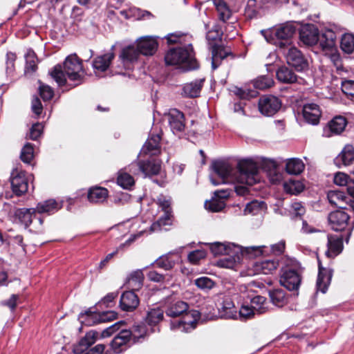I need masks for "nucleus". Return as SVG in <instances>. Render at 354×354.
Instances as JSON below:
<instances>
[{
  "label": "nucleus",
  "mask_w": 354,
  "mask_h": 354,
  "mask_svg": "<svg viewBox=\"0 0 354 354\" xmlns=\"http://www.w3.org/2000/svg\"><path fill=\"white\" fill-rule=\"evenodd\" d=\"M212 168L220 178V180L216 181L212 176L210 177L211 183L214 185L227 183L253 185L259 180L258 167L251 160L240 161L237 168L233 167L227 160H214Z\"/></svg>",
  "instance_id": "nucleus-1"
},
{
  "label": "nucleus",
  "mask_w": 354,
  "mask_h": 354,
  "mask_svg": "<svg viewBox=\"0 0 354 354\" xmlns=\"http://www.w3.org/2000/svg\"><path fill=\"white\" fill-rule=\"evenodd\" d=\"M188 304L183 301H177L169 305L165 310L167 316L176 317L183 315L181 319L171 322L172 330L187 333L196 328L200 313L197 310L188 311Z\"/></svg>",
  "instance_id": "nucleus-2"
},
{
  "label": "nucleus",
  "mask_w": 354,
  "mask_h": 354,
  "mask_svg": "<svg viewBox=\"0 0 354 354\" xmlns=\"http://www.w3.org/2000/svg\"><path fill=\"white\" fill-rule=\"evenodd\" d=\"M50 75L59 86L66 84V77L71 81L77 82L75 85H78L84 75L82 60L76 54L70 55L66 58L63 68L60 65L55 66Z\"/></svg>",
  "instance_id": "nucleus-3"
},
{
  "label": "nucleus",
  "mask_w": 354,
  "mask_h": 354,
  "mask_svg": "<svg viewBox=\"0 0 354 354\" xmlns=\"http://www.w3.org/2000/svg\"><path fill=\"white\" fill-rule=\"evenodd\" d=\"M165 60L167 65H181L185 71L194 70L199 66L190 43L170 49Z\"/></svg>",
  "instance_id": "nucleus-4"
},
{
  "label": "nucleus",
  "mask_w": 354,
  "mask_h": 354,
  "mask_svg": "<svg viewBox=\"0 0 354 354\" xmlns=\"http://www.w3.org/2000/svg\"><path fill=\"white\" fill-rule=\"evenodd\" d=\"M303 269L299 263L287 267L280 277V283L288 290H297L300 286Z\"/></svg>",
  "instance_id": "nucleus-5"
},
{
  "label": "nucleus",
  "mask_w": 354,
  "mask_h": 354,
  "mask_svg": "<svg viewBox=\"0 0 354 354\" xmlns=\"http://www.w3.org/2000/svg\"><path fill=\"white\" fill-rule=\"evenodd\" d=\"M160 168V161L152 158L147 160L132 162L129 166V171L134 175L142 173L145 176H149L158 174Z\"/></svg>",
  "instance_id": "nucleus-6"
},
{
  "label": "nucleus",
  "mask_w": 354,
  "mask_h": 354,
  "mask_svg": "<svg viewBox=\"0 0 354 354\" xmlns=\"http://www.w3.org/2000/svg\"><path fill=\"white\" fill-rule=\"evenodd\" d=\"M116 315L117 314L113 311H106L97 313L92 312L91 310H88L80 314L79 319L82 324L91 326L100 323L113 320L116 317Z\"/></svg>",
  "instance_id": "nucleus-7"
},
{
  "label": "nucleus",
  "mask_w": 354,
  "mask_h": 354,
  "mask_svg": "<svg viewBox=\"0 0 354 354\" xmlns=\"http://www.w3.org/2000/svg\"><path fill=\"white\" fill-rule=\"evenodd\" d=\"M281 107V100L276 96L266 95L261 96L258 102V108L260 113L265 116H272Z\"/></svg>",
  "instance_id": "nucleus-8"
},
{
  "label": "nucleus",
  "mask_w": 354,
  "mask_h": 354,
  "mask_svg": "<svg viewBox=\"0 0 354 354\" xmlns=\"http://www.w3.org/2000/svg\"><path fill=\"white\" fill-rule=\"evenodd\" d=\"M167 117L171 131L180 136L185 129V120L183 113L176 109H171L167 114Z\"/></svg>",
  "instance_id": "nucleus-9"
},
{
  "label": "nucleus",
  "mask_w": 354,
  "mask_h": 354,
  "mask_svg": "<svg viewBox=\"0 0 354 354\" xmlns=\"http://www.w3.org/2000/svg\"><path fill=\"white\" fill-rule=\"evenodd\" d=\"M287 64L297 71H303L308 66V61L302 53L295 47H290L286 54Z\"/></svg>",
  "instance_id": "nucleus-10"
},
{
  "label": "nucleus",
  "mask_w": 354,
  "mask_h": 354,
  "mask_svg": "<svg viewBox=\"0 0 354 354\" xmlns=\"http://www.w3.org/2000/svg\"><path fill=\"white\" fill-rule=\"evenodd\" d=\"M349 215L342 210H336L328 214L329 225L334 231H343L348 225Z\"/></svg>",
  "instance_id": "nucleus-11"
},
{
  "label": "nucleus",
  "mask_w": 354,
  "mask_h": 354,
  "mask_svg": "<svg viewBox=\"0 0 354 354\" xmlns=\"http://www.w3.org/2000/svg\"><path fill=\"white\" fill-rule=\"evenodd\" d=\"M11 186L13 192L17 196H21L28 191V183L24 171L13 170L11 174Z\"/></svg>",
  "instance_id": "nucleus-12"
},
{
  "label": "nucleus",
  "mask_w": 354,
  "mask_h": 354,
  "mask_svg": "<svg viewBox=\"0 0 354 354\" xmlns=\"http://www.w3.org/2000/svg\"><path fill=\"white\" fill-rule=\"evenodd\" d=\"M299 39L306 45L316 44L319 40L318 28L313 24L302 26L299 30Z\"/></svg>",
  "instance_id": "nucleus-13"
},
{
  "label": "nucleus",
  "mask_w": 354,
  "mask_h": 354,
  "mask_svg": "<svg viewBox=\"0 0 354 354\" xmlns=\"http://www.w3.org/2000/svg\"><path fill=\"white\" fill-rule=\"evenodd\" d=\"M37 210L35 208H17L12 216V222L24 225L26 228L30 225Z\"/></svg>",
  "instance_id": "nucleus-14"
},
{
  "label": "nucleus",
  "mask_w": 354,
  "mask_h": 354,
  "mask_svg": "<svg viewBox=\"0 0 354 354\" xmlns=\"http://www.w3.org/2000/svg\"><path fill=\"white\" fill-rule=\"evenodd\" d=\"M136 46L140 55L149 56L153 55L156 52L158 44L155 37L145 36L136 40Z\"/></svg>",
  "instance_id": "nucleus-15"
},
{
  "label": "nucleus",
  "mask_w": 354,
  "mask_h": 354,
  "mask_svg": "<svg viewBox=\"0 0 354 354\" xmlns=\"http://www.w3.org/2000/svg\"><path fill=\"white\" fill-rule=\"evenodd\" d=\"M161 138L159 134H150L149 138L143 145L140 154L142 156H156L160 153V142Z\"/></svg>",
  "instance_id": "nucleus-16"
},
{
  "label": "nucleus",
  "mask_w": 354,
  "mask_h": 354,
  "mask_svg": "<svg viewBox=\"0 0 354 354\" xmlns=\"http://www.w3.org/2000/svg\"><path fill=\"white\" fill-rule=\"evenodd\" d=\"M304 119L309 124L316 125L319 123L322 115L319 106L315 103H307L303 106Z\"/></svg>",
  "instance_id": "nucleus-17"
},
{
  "label": "nucleus",
  "mask_w": 354,
  "mask_h": 354,
  "mask_svg": "<svg viewBox=\"0 0 354 354\" xmlns=\"http://www.w3.org/2000/svg\"><path fill=\"white\" fill-rule=\"evenodd\" d=\"M132 341L131 332L129 330H122L112 340L111 347L114 353H120L126 350L127 345Z\"/></svg>",
  "instance_id": "nucleus-18"
},
{
  "label": "nucleus",
  "mask_w": 354,
  "mask_h": 354,
  "mask_svg": "<svg viewBox=\"0 0 354 354\" xmlns=\"http://www.w3.org/2000/svg\"><path fill=\"white\" fill-rule=\"evenodd\" d=\"M333 276V270L322 267L319 262V272L316 283L317 290L326 293L330 283Z\"/></svg>",
  "instance_id": "nucleus-19"
},
{
  "label": "nucleus",
  "mask_w": 354,
  "mask_h": 354,
  "mask_svg": "<svg viewBox=\"0 0 354 354\" xmlns=\"http://www.w3.org/2000/svg\"><path fill=\"white\" fill-rule=\"evenodd\" d=\"M140 55L137 46L128 45L121 50L119 59L125 67L129 68V64L137 62Z\"/></svg>",
  "instance_id": "nucleus-20"
},
{
  "label": "nucleus",
  "mask_w": 354,
  "mask_h": 354,
  "mask_svg": "<svg viewBox=\"0 0 354 354\" xmlns=\"http://www.w3.org/2000/svg\"><path fill=\"white\" fill-rule=\"evenodd\" d=\"M140 300L135 291H126L120 297V306L124 311H133L138 306Z\"/></svg>",
  "instance_id": "nucleus-21"
},
{
  "label": "nucleus",
  "mask_w": 354,
  "mask_h": 354,
  "mask_svg": "<svg viewBox=\"0 0 354 354\" xmlns=\"http://www.w3.org/2000/svg\"><path fill=\"white\" fill-rule=\"evenodd\" d=\"M347 121L344 117L336 116L328 122L324 130V135L326 137H330L333 134H339L344 130Z\"/></svg>",
  "instance_id": "nucleus-22"
},
{
  "label": "nucleus",
  "mask_w": 354,
  "mask_h": 354,
  "mask_svg": "<svg viewBox=\"0 0 354 354\" xmlns=\"http://www.w3.org/2000/svg\"><path fill=\"white\" fill-rule=\"evenodd\" d=\"M329 203L334 207L339 209H347V205L350 198L344 192L339 190H331L327 194Z\"/></svg>",
  "instance_id": "nucleus-23"
},
{
  "label": "nucleus",
  "mask_w": 354,
  "mask_h": 354,
  "mask_svg": "<svg viewBox=\"0 0 354 354\" xmlns=\"http://www.w3.org/2000/svg\"><path fill=\"white\" fill-rule=\"evenodd\" d=\"M205 79H197L183 86L181 95L187 97H196L199 96L203 86Z\"/></svg>",
  "instance_id": "nucleus-24"
},
{
  "label": "nucleus",
  "mask_w": 354,
  "mask_h": 354,
  "mask_svg": "<svg viewBox=\"0 0 354 354\" xmlns=\"http://www.w3.org/2000/svg\"><path fill=\"white\" fill-rule=\"evenodd\" d=\"M98 333L96 331L91 330L86 333L79 342L77 345L74 346L73 353L75 354H81L88 347L93 345L97 340Z\"/></svg>",
  "instance_id": "nucleus-25"
},
{
  "label": "nucleus",
  "mask_w": 354,
  "mask_h": 354,
  "mask_svg": "<svg viewBox=\"0 0 354 354\" xmlns=\"http://www.w3.org/2000/svg\"><path fill=\"white\" fill-rule=\"evenodd\" d=\"M354 160V147L351 145H346L341 153L335 158L334 162L338 167L347 166Z\"/></svg>",
  "instance_id": "nucleus-26"
},
{
  "label": "nucleus",
  "mask_w": 354,
  "mask_h": 354,
  "mask_svg": "<svg viewBox=\"0 0 354 354\" xmlns=\"http://www.w3.org/2000/svg\"><path fill=\"white\" fill-rule=\"evenodd\" d=\"M342 240V236H328V250L326 252L327 257L333 258L342 252L343 249Z\"/></svg>",
  "instance_id": "nucleus-27"
},
{
  "label": "nucleus",
  "mask_w": 354,
  "mask_h": 354,
  "mask_svg": "<svg viewBox=\"0 0 354 354\" xmlns=\"http://www.w3.org/2000/svg\"><path fill=\"white\" fill-rule=\"evenodd\" d=\"M334 183L339 186H346V189L351 196H354V172L351 175L338 172L334 176Z\"/></svg>",
  "instance_id": "nucleus-28"
},
{
  "label": "nucleus",
  "mask_w": 354,
  "mask_h": 354,
  "mask_svg": "<svg viewBox=\"0 0 354 354\" xmlns=\"http://www.w3.org/2000/svg\"><path fill=\"white\" fill-rule=\"evenodd\" d=\"M114 46H112L111 50L102 55L97 56L93 61V67L95 70L104 72L108 69L111 61L115 57L113 52Z\"/></svg>",
  "instance_id": "nucleus-29"
},
{
  "label": "nucleus",
  "mask_w": 354,
  "mask_h": 354,
  "mask_svg": "<svg viewBox=\"0 0 354 354\" xmlns=\"http://www.w3.org/2000/svg\"><path fill=\"white\" fill-rule=\"evenodd\" d=\"M295 32L296 28L293 24L286 23L273 29L270 34L274 35L278 39L288 40L293 36Z\"/></svg>",
  "instance_id": "nucleus-30"
},
{
  "label": "nucleus",
  "mask_w": 354,
  "mask_h": 354,
  "mask_svg": "<svg viewBox=\"0 0 354 354\" xmlns=\"http://www.w3.org/2000/svg\"><path fill=\"white\" fill-rule=\"evenodd\" d=\"M336 34L330 29H326L319 35V44L324 50H331L335 46Z\"/></svg>",
  "instance_id": "nucleus-31"
},
{
  "label": "nucleus",
  "mask_w": 354,
  "mask_h": 354,
  "mask_svg": "<svg viewBox=\"0 0 354 354\" xmlns=\"http://www.w3.org/2000/svg\"><path fill=\"white\" fill-rule=\"evenodd\" d=\"M62 207V202H57L55 199H48L39 203L37 205L36 210L39 214L46 213L54 214Z\"/></svg>",
  "instance_id": "nucleus-32"
},
{
  "label": "nucleus",
  "mask_w": 354,
  "mask_h": 354,
  "mask_svg": "<svg viewBox=\"0 0 354 354\" xmlns=\"http://www.w3.org/2000/svg\"><path fill=\"white\" fill-rule=\"evenodd\" d=\"M109 195L107 189L102 187H93L88 189V199L91 203H100L106 201Z\"/></svg>",
  "instance_id": "nucleus-33"
},
{
  "label": "nucleus",
  "mask_w": 354,
  "mask_h": 354,
  "mask_svg": "<svg viewBox=\"0 0 354 354\" xmlns=\"http://www.w3.org/2000/svg\"><path fill=\"white\" fill-rule=\"evenodd\" d=\"M219 314L225 319H237V310L230 298L223 300L218 308Z\"/></svg>",
  "instance_id": "nucleus-34"
},
{
  "label": "nucleus",
  "mask_w": 354,
  "mask_h": 354,
  "mask_svg": "<svg viewBox=\"0 0 354 354\" xmlns=\"http://www.w3.org/2000/svg\"><path fill=\"white\" fill-rule=\"evenodd\" d=\"M240 261V255L238 252L233 251V249L230 252L229 255H224L223 257L218 260L217 266L221 268H234Z\"/></svg>",
  "instance_id": "nucleus-35"
},
{
  "label": "nucleus",
  "mask_w": 354,
  "mask_h": 354,
  "mask_svg": "<svg viewBox=\"0 0 354 354\" xmlns=\"http://www.w3.org/2000/svg\"><path fill=\"white\" fill-rule=\"evenodd\" d=\"M230 55H232V52L230 48L221 45L214 46L212 50V68L214 70L216 69L219 66L218 61L225 59Z\"/></svg>",
  "instance_id": "nucleus-36"
},
{
  "label": "nucleus",
  "mask_w": 354,
  "mask_h": 354,
  "mask_svg": "<svg viewBox=\"0 0 354 354\" xmlns=\"http://www.w3.org/2000/svg\"><path fill=\"white\" fill-rule=\"evenodd\" d=\"M277 80L285 84H292L298 82L297 75L289 68L281 66L277 71Z\"/></svg>",
  "instance_id": "nucleus-37"
},
{
  "label": "nucleus",
  "mask_w": 354,
  "mask_h": 354,
  "mask_svg": "<svg viewBox=\"0 0 354 354\" xmlns=\"http://www.w3.org/2000/svg\"><path fill=\"white\" fill-rule=\"evenodd\" d=\"M144 281V274L142 270H136L133 271L129 276L127 281V286L133 291L139 290Z\"/></svg>",
  "instance_id": "nucleus-38"
},
{
  "label": "nucleus",
  "mask_w": 354,
  "mask_h": 354,
  "mask_svg": "<svg viewBox=\"0 0 354 354\" xmlns=\"http://www.w3.org/2000/svg\"><path fill=\"white\" fill-rule=\"evenodd\" d=\"M250 305L257 315L266 313L268 310L267 299L265 297L257 295L250 298Z\"/></svg>",
  "instance_id": "nucleus-39"
},
{
  "label": "nucleus",
  "mask_w": 354,
  "mask_h": 354,
  "mask_svg": "<svg viewBox=\"0 0 354 354\" xmlns=\"http://www.w3.org/2000/svg\"><path fill=\"white\" fill-rule=\"evenodd\" d=\"M304 169V164L299 158H290L286 165V171L289 174L298 175Z\"/></svg>",
  "instance_id": "nucleus-40"
},
{
  "label": "nucleus",
  "mask_w": 354,
  "mask_h": 354,
  "mask_svg": "<svg viewBox=\"0 0 354 354\" xmlns=\"http://www.w3.org/2000/svg\"><path fill=\"white\" fill-rule=\"evenodd\" d=\"M214 3L218 12V19L225 22L232 15L231 10L223 0H214Z\"/></svg>",
  "instance_id": "nucleus-41"
},
{
  "label": "nucleus",
  "mask_w": 354,
  "mask_h": 354,
  "mask_svg": "<svg viewBox=\"0 0 354 354\" xmlns=\"http://www.w3.org/2000/svg\"><path fill=\"white\" fill-rule=\"evenodd\" d=\"M172 252H169L166 254L162 255L159 258H158L151 265L156 264V266L162 268L165 270H170L175 266V261L172 259L171 254Z\"/></svg>",
  "instance_id": "nucleus-42"
},
{
  "label": "nucleus",
  "mask_w": 354,
  "mask_h": 354,
  "mask_svg": "<svg viewBox=\"0 0 354 354\" xmlns=\"http://www.w3.org/2000/svg\"><path fill=\"white\" fill-rule=\"evenodd\" d=\"M236 248L234 244L232 243H214L211 244L210 250L212 253L216 255H229L230 252Z\"/></svg>",
  "instance_id": "nucleus-43"
},
{
  "label": "nucleus",
  "mask_w": 354,
  "mask_h": 354,
  "mask_svg": "<svg viewBox=\"0 0 354 354\" xmlns=\"http://www.w3.org/2000/svg\"><path fill=\"white\" fill-rule=\"evenodd\" d=\"M163 316L164 310L162 309L154 308L147 312L145 321L149 325L155 326L162 320Z\"/></svg>",
  "instance_id": "nucleus-44"
},
{
  "label": "nucleus",
  "mask_w": 354,
  "mask_h": 354,
  "mask_svg": "<svg viewBox=\"0 0 354 354\" xmlns=\"http://www.w3.org/2000/svg\"><path fill=\"white\" fill-rule=\"evenodd\" d=\"M278 266V262L274 260H265L256 263V270L259 273L268 274L275 270Z\"/></svg>",
  "instance_id": "nucleus-45"
},
{
  "label": "nucleus",
  "mask_w": 354,
  "mask_h": 354,
  "mask_svg": "<svg viewBox=\"0 0 354 354\" xmlns=\"http://www.w3.org/2000/svg\"><path fill=\"white\" fill-rule=\"evenodd\" d=\"M271 301L277 307L283 306L288 301L286 292L281 289H275L269 292Z\"/></svg>",
  "instance_id": "nucleus-46"
},
{
  "label": "nucleus",
  "mask_w": 354,
  "mask_h": 354,
  "mask_svg": "<svg viewBox=\"0 0 354 354\" xmlns=\"http://www.w3.org/2000/svg\"><path fill=\"white\" fill-rule=\"evenodd\" d=\"M118 184L124 189H130L135 183L133 176L129 173L120 170L117 178Z\"/></svg>",
  "instance_id": "nucleus-47"
},
{
  "label": "nucleus",
  "mask_w": 354,
  "mask_h": 354,
  "mask_svg": "<svg viewBox=\"0 0 354 354\" xmlns=\"http://www.w3.org/2000/svg\"><path fill=\"white\" fill-rule=\"evenodd\" d=\"M341 49L347 54H351L354 51V35L345 33L342 36L340 41Z\"/></svg>",
  "instance_id": "nucleus-48"
},
{
  "label": "nucleus",
  "mask_w": 354,
  "mask_h": 354,
  "mask_svg": "<svg viewBox=\"0 0 354 354\" xmlns=\"http://www.w3.org/2000/svg\"><path fill=\"white\" fill-rule=\"evenodd\" d=\"M283 189L288 194L297 195L304 190V186L299 180H290L283 183Z\"/></svg>",
  "instance_id": "nucleus-49"
},
{
  "label": "nucleus",
  "mask_w": 354,
  "mask_h": 354,
  "mask_svg": "<svg viewBox=\"0 0 354 354\" xmlns=\"http://www.w3.org/2000/svg\"><path fill=\"white\" fill-rule=\"evenodd\" d=\"M232 91L239 98L244 100L256 97L259 94L257 91L248 88L246 86L242 88L236 86Z\"/></svg>",
  "instance_id": "nucleus-50"
},
{
  "label": "nucleus",
  "mask_w": 354,
  "mask_h": 354,
  "mask_svg": "<svg viewBox=\"0 0 354 354\" xmlns=\"http://www.w3.org/2000/svg\"><path fill=\"white\" fill-rule=\"evenodd\" d=\"M252 84L255 88L263 90L271 87L274 84V81L270 75H261L255 79Z\"/></svg>",
  "instance_id": "nucleus-51"
},
{
  "label": "nucleus",
  "mask_w": 354,
  "mask_h": 354,
  "mask_svg": "<svg viewBox=\"0 0 354 354\" xmlns=\"http://www.w3.org/2000/svg\"><path fill=\"white\" fill-rule=\"evenodd\" d=\"M26 59V72L33 73L37 69V60L35 52L32 50H28L25 55Z\"/></svg>",
  "instance_id": "nucleus-52"
},
{
  "label": "nucleus",
  "mask_w": 354,
  "mask_h": 354,
  "mask_svg": "<svg viewBox=\"0 0 354 354\" xmlns=\"http://www.w3.org/2000/svg\"><path fill=\"white\" fill-rule=\"evenodd\" d=\"M256 315L253 310L251 305L243 304L240 308L239 312H237V319L239 318L241 321H245L254 317Z\"/></svg>",
  "instance_id": "nucleus-53"
},
{
  "label": "nucleus",
  "mask_w": 354,
  "mask_h": 354,
  "mask_svg": "<svg viewBox=\"0 0 354 354\" xmlns=\"http://www.w3.org/2000/svg\"><path fill=\"white\" fill-rule=\"evenodd\" d=\"M34 157V147L30 143H26L21 149V160L27 164H30Z\"/></svg>",
  "instance_id": "nucleus-54"
},
{
  "label": "nucleus",
  "mask_w": 354,
  "mask_h": 354,
  "mask_svg": "<svg viewBox=\"0 0 354 354\" xmlns=\"http://www.w3.org/2000/svg\"><path fill=\"white\" fill-rule=\"evenodd\" d=\"M205 207L211 212H218L225 207V203L224 201L214 196L208 203H205Z\"/></svg>",
  "instance_id": "nucleus-55"
},
{
  "label": "nucleus",
  "mask_w": 354,
  "mask_h": 354,
  "mask_svg": "<svg viewBox=\"0 0 354 354\" xmlns=\"http://www.w3.org/2000/svg\"><path fill=\"white\" fill-rule=\"evenodd\" d=\"M259 7L257 0H248L245 8V14L248 18L252 19L257 16Z\"/></svg>",
  "instance_id": "nucleus-56"
},
{
  "label": "nucleus",
  "mask_w": 354,
  "mask_h": 354,
  "mask_svg": "<svg viewBox=\"0 0 354 354\" xmlns=\"http://www.w3.org/2000/svg\"><path fill=\"white\" fill-rule=\"evenodd\" d=\"M131 332V339L133 343L140 342V339H143L147 335V330L145 326H134Z\"/></svg>",
  "instance_id": "nucleus-57"
},
{
  "label": "nucleus",
  "mask_w": 354,
  "mask_h": 354,
  "mask_svg": "<svg viewBox=\"0 0 354 354\" xmlns=\"http://www.w3.org/2000/svg\"><path fill=\"white\" fill-rule=\"evenodd\" d=\"M195 284L198 288L207 290L212 289L215 283L209 277H201L195 280Z\"/></svg>",
  "instance_id": "nucleus-58"
},
{
  "label": "nucleus",
  "mask_w": 354,
  "mask_h": 354,
  "mask_svg": "<svg viewBox=\"0 0 354 354\" xmlns=\"http://www.w3.org/2000/svg\"><path fill=\"white\" fill-rule=\"evenodd\" d=\"M39 93L44 101H48L52 99L54 95L53 89L46 84L39 82Z\"/></svg>",
  "instance_id": "nucleus-59"
},
{
  "label": "nucleus",
  "mask_w": 354,
  "mask_h": 354,
  "mask_svg": "<svg viewBox=\"0 0 354 354\" xmlns=\"http://www.w3.org/2000/svg\"><path fill=\"white\" fill-rule=\"evenodd\" d=\"M264 205L263 202L253 201L246 205L244 212L245 214H257Z\"/></svg>",
  "instance_id": "nucleus-60"
},
{
  "label": "nucleus",
  "mask_w": 354,
  "mask_h": 354,
  "mask_svg": "<svg viewBox=\"0 0 354 354\" xmlns=\"http://www.w3.org/2000/svg\"><path fill=\"white\" fill-rule=\"evenodd\" d=\"M172 211L167 212H163V215L161 216L156 223H153V227L156 228L158 226L160 228L166 225H170L171 224Z\"/></svg>",
  "instance_id": "nucleus-61"
},
{
  "label": "nucleus",
  "mask_w": 354,
  "mask_h": 354,
  "mask_svg": "<svg viewBox=\"0 0 354 354\" xmlns=\"http://www.w3.org/2000/svg\"><path fill=\"white\" fill-rule=\"evenodd\" d=\"M17 59V55L12 52H8L6 54V73L12 75L15 71V63Z\"/></svg>",
  "instance_id": "nucleus-62"
},
{
  "label": "nucleus",
  "mask_w": 354,
  "mask_h": 354,
  "mask_svg": "<svg viewBox=\"0 0 354 354\" xmlns=\"http://www.w3.org/2000/svg\"><path fill=\"white\" fill-rule=\"evenodd\" d=\"M44 127L42 124L37 122L34 124L30 129L28 138L32 140H37L42 134Z\"/></svg>",
  "instance_id": "nucleus-63"
},
{
  "label": "nucleus",
  "mask_w": 354,
  "mask_h": 354,
  "mask_svg": "<svg viewBox=\"0 0 354 354\" xmlns=\"http://www.w3.org/2000/svg\"><path fill=\"white\" fill-rule=\"evenodd\" d=\"M206 256V252L203 250H196L191 252L188 254V260L193 264H197L199 261L204 259Z\"/></svg>",
  "instance_id": "nucleus-64"
}]
</instances>
